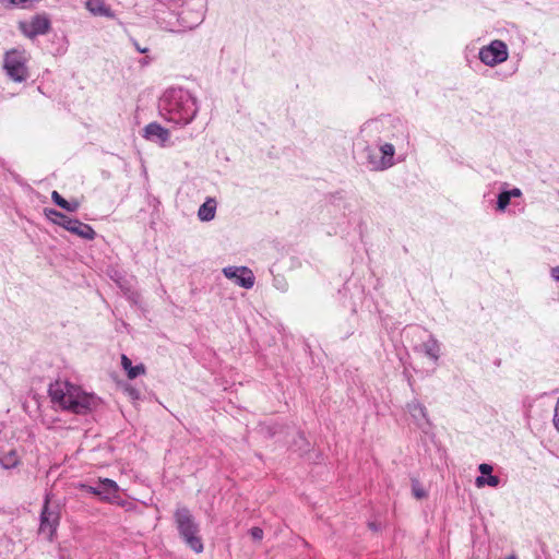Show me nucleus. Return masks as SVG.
Masks as SVG:
<instances>
[{
  "label": "nucleus",
  "mask_w": 559,
  "mask_h": 559,
  "mask_svg": "<svg viewBox=\"0 0 559 559\" xmlns=\"http://www.w3.org/2000/svg\"><path fill=\"white\" fill-rule=\"evenodd\" d=\"M159 111L168 122L185 127L195 118L199 106L188 90L170 87L160 97Z\"/></svg>",
  "instance_id": "1"
},
{
  "label": "nucleus",
  "mask_w": 559,
  "mask_h": 559,
  "mask_svg": "<svg viewBox=\"0 0 559 559\" xmlns=\"http://www.w3.org/2000/svg\"><path fill=\"white\" fill-rule=\"evenodd\" d=\"M413 491H414V495H415V497H416V498H419V499H420V498L426 497V492H425V490H424V489H421V488H416V487H414Z\"/></svg>",
  "instance_id": "27"
},
{
  "label": "nucleus",
  "mask_w": 559,
  "mask_h": 559,
  "mask_svg": "<svg viewBox=\"0 0 559 559\" xmlns=\"http://www.w3.org/2000/svg\"><path fill=\"white\" fill-rule=\"evenodd\" d=\"M174 518L179 535L186 545L195 554H201L204 549V545L199 535V524L195 522L189 509L186 507L178 508L175 511Z\"/></svg>",
  "instance_id": "3"
},
{
  "label": "nucleus",
  "mask_w": 559,
  "mask_h": 559,
  "mask_svg": "<svg viewBox=\"0 0 559 559\" xmlns=\"http://www.w3.org/2000/svg\"><path fill=\"white\" fill-rule=\"evenodd\" d=\"M552 421H554V426H555V428L559 431V415L554 414V419H552Z\"/></svg>",
  "instance_id": "31"
},
{
  "label": "nucleus",
  "mask_w": 559,
  "mask_h": 559,
  "mask_svg": "<svg viewBox=\"0 0 559 559\" xmlns=\"http://www.w3.org/2000/svg\"><path fill=\"white\" fill-rule=\"evenodd\" d=\"M223 274L243 288H252L254 285V275L247 266H227L223 269Z\"/></svg>",
  "instance_id": "10"
},
{
  "label": "nucleus",
  "mask_w": 559,
  "mask_h": 559,
  "mask_svg": "<svg viewBox=\"0 0 559 559\" xmlns=\"http://www.w3.org/2000/svg\"><path fill=\"white\" fill-rule=\"evenodd\" d=\"M27 58L24 50L12 49L5 52L3 69L14 82H24L28 78Z\"/></svg>",
  "instance_id": "5"
},
{
  "label": "nucleus",
  "mask_w": 559,
  "mask_h": 559,
  "mask_svg": "<svg viewBox=\"0 0 559 559\" xmlns=\"http://www.w3.org/2000/svg\"><path fill=\"white\" fill-rule=\"evenodd\" d=\"M121 365L130 379H135L136 377L145 373V367L143 364L132 366L131 360L126 355H122L121 357Z\"/></svg>",
  "instance_id": "16"
},
{
  "label": "nucleus",
  "mask_w": 559,
  "mask_h": 559,
  "mask_svg": "<svg viewBox=\"0 0 559 559\" xmlns=\"http://www.w3.org/2000/svg\"><path fill=\"white\" fill-rule=\"evenodd\" d=\"M510 200H511L510 193H508L506 191L501 192L498 195V202H497L498 209L501 211L504 210L510 204Z\"/></svg>",
  "instance_id": "23"
},
{
  "label": "nucleus",
  "mask_w": 559,
  "mask_h": 559,
  "mask_svg": "<svg viewBox=\"0 0 559 559\" xmlns=\"http://www.w3.org/2000/svg\"><path fill=\"white\" fill-rule=\"evenodd\" d=\"M144 138L148 141L155 142L160 146H165L169 141V130L164 128L157 122H151L144 128Z\"/></svg>",
  "instance_id": "11"
},
{
  "label": "nucleus",
  "mask_w": 559,
  "mask_h": 559,
  "mask_svg": "<svg viewBox=\"0 0 559 559\" xmlns=\"http://www.w3.org/2000/svg\"><path fill=\"white\" fill-rule=\"evenodd\" d=\"M407 409H408L409 414L412 415V417H414L416 420L426 419L427 418V409H426V407L421 403H419L417 401L408 403L407 404Z\"/></svg>",
  "instance_id": "19"
},
{
  "label": "nucleus",
  "mask_w": 559,
  "mask_h": 559,
  "mask_svg": "<svg viewBox=\"0 0 559 559\" xmlns=\"http://www.w3.org/2000/svg\"><path fill=\"white\" fill-rule=\"evenodd\" d=\"M20 31L28 38L45 35L50 29V21L46 15L37 14L29 22H21Z\"/></svg>",
  "instance_id": "9"
},
{
  "label": "nucleus",
  "mask_w": 559,
  "mask_h": 559,
  "mask_svg": "<svg viewBox=\"0 0 559 559\" xmlns=\"http://www.w3.org/2000/svg\"><path fill=\"white\" fill-rule=\"evenodd\" d=\"M500 484V479L498 476H495V475H487L486 476H478L476 477L475 479V485L476 487L478 488H481L484 486H490V487H497L498 485Z\"/></svg>",
  "instance_id": "21"
},
{
  "label": "nucleus",
  "mask_w": 559,
  "mask_h": 559,
  "mask_svg": "<svg viewBox=\"0 0 559 559\" xmlns=\"http://www.w3.org/2000/svg\"><path fill=\"white\" fill-rule=\"evenodd\" d=\"M507 192H508V193H510V197H511V198H512V197H520V195H521V191H520V189H518V188H514V189H512V190H510V191H507Z\"/></svg>",
  "instance_id": "29"
},
{
  "label": "nucleus",
  "mask_w": 559,
  "mask_h": 559,
  "mask_svg": "<svg viewBox=\"0 0 559 559\" xmlns=\"http://www.w3.org/2000/svg\"><path fill=\"white\" fill-rule=\"evenodd\" d=\"M48 392L53 403L76 415L88 414L98 406V399L94 394L68 381H56L50 384Z\"/></svg>",
  "instance_id": "2"
},
{
  "label": "nucleus",
  "mask_w": 559,
  "mask_h": 559,
  "mask_svg": "<svg viewBox=\"0 0 559 559\" xmlns=\"http://www.w3.org/2000/svg\"><path fill=\"white\" fill-rule=\"evenodd\" d=\"M478 469L479 472L481 473L480 476H486V475H489L491 474L492 472V466L487 464V463H481L479 466H478Z\"/></svg>",
  "instance_id": "26"
},
{
  "label": "nucleus",
  "mask_w": 559,
  "mask_h": 559,
  "mask_svg": "<svg viewBox=\"0 0 559 559\" xmlns=\"http://www.w3.org/2000/svg\"><path fill=\"white\" fill-rule=\"evenodd\" d=\"M424 350L427 356H429L433 360H438L440 347L438 342L435 338H429L427 342L424 343Z\"/></svg>",
  "instance_id": "20"
},
{
  "label": "nucleus",
  "mask_w": 559,
  "mask_h": 559,
  "mask_svg": "<svg viewBox=\"0 0 559 559\" xmlns=\"http://www.w3.org/2000/svg\"><path fill=\"white\" fill-rule=\"evenodd\" d=\"M551 276L555 281L559 282V266L551 269Z\"/></svg>",
  "instance_id": "28"
},
{
  "label": "nucleus",
  "mask_w": 559,
  "mask_h": 559,
  "mask_svg": "<svg viewBox=\"0 0 559 559\" xmlns=\"http://www.w3.org/2000/svg\"><path fill=\"white\" fill-rule=\"evenodd\" d=\"M85 7L93 15L107 17L114 16L111 9L104 0H87L85 2Z\"/></svg>",
  "instance_id": "14"
},
{
  "label": "nucleus",
  "mask_w": 559,
  "mask_h": 559,
  "mask_svg": "<svg viewBox=\"0 0 559 559\" xmlns=\"http://www.w3.org/2000/svg\"><path fill=\"white\" fill-rule=\"evenodd\" d=\"M364 152H365V156H366V159L368 162L370 169L376 170V164L373 163V160H379V157H380L379 147L374 148V147H371L368 145L365 147Z\"/></svg>",
  "instance_id": "22"
},
{
  "label": "nucleus",
  "mask_w": 559,
  "mask_h": 559,
  "mask_svg": "<svg viewBox=\"0 0 559 559\" xmlns=\"http://www.w3.org/2000/svg\"><path fill=\"white\" fill-rule=\"evenodd\" d=\"M52 201L60 206L61 209L68 212H76L80 207V202L76 200L68 201L58 191H52L51 193Z\"/></svg>",
  "instance_id": "17"
},
{
  "label": "nucleus",
  "mask_w": 559,
  "mask_h": 559,
  "mask_svg": "<svg viewBox=\"0 0 559 559\" xmlns=\"http://www.w3.org/2000/svg\"><path fill=\"white\" fill-rule=\"evenodd\" d=\"M250 535L253 539L261 540L263 538V531L262 528L254 526L250 530Z\"/></svg>",
  "instance_id": "25"
},
{
  "label": "nucleus",
  "mask_w": 559,
  "mask_h": 559,
  "mask_svg": "<svg viewBox=\"0 0 559 559\" xmlns=\"http://www.w3.org/2000/svg\"><path fill=\"white\" fill-rule=\"evenodd\" d=\"M60 522L59 507H50V497L46 495L44 506L40 512L39 533L46 535L52 540Z\"/></svg>",
  "instance_id": "6"
},
{
  "label": "nucleus",
  "mask_w": 559,
  "mask_h": 559,
  "mask_svg": "<svg viewBox=\"0 0 559 559\" xmlns=\"http://www.w3.org/2000/svg\"><path fill=\"white\" fill-rule=\"evenodd\" d=\"M479 59L485 64L493 67L508 59V47L501 40H493L480 49Z\"/></svg>",
  "instance_id": "8"
},
{
  "label": "nucleus",
  "mask_w": 559,
  "mask_h": 559,
  "mask_svg": "<svg viewBox=\"0 0 559 559\" xmlns=\"http://www.w3.org/2000/svg\"><path fill=\"white\" fill-rule=\"evenodd\" d=\"M78 488L87 491L88 493L95 495L99 497L100 491L98 490V486H90L86 484H79Z\"/></svg>",
  "instance_id": "24"
},
{
  "label": "nucleus",
  "mask_w": 559,
  "mask_h": 559,
  "mask_svg": "<svg viewBox=\"0 0 559 559\" xmlns=\"http://www.w3.org/2000/svg\"><path fill=\"white\" fill-rule=\"evenodd\" d=\"M506 559H518L515 555H510Z\"/></svg>",
  "instance_id": "34"
},
{
  "label": "nucleus",
  "mask_w": 559,
  "mask_h": 559,
  "mask_svg": "<svg viewBox=\"0 0 559 559\" xmlns=\"http://www.w3.org/2000/svg\"><path fill=\"white\" fill-rule=\"evenodd\" d=\"M134 47L141 53H146L148 51V48H142V46H140L138 43H134Z\"/></svg>",
  "instance_id": "30"
},
{
  "label": "nucleus",
  "mask_w": 559,
  "mask_h": 559,
  "mask_svg": "<svg viewBox=\"0 0 559 559\" xmlns=\"http://www.w3.org/2000/svg\"><path fill=\"white\" fill-rule=\"evenodd\" d=\"M129 393L131 396H133L134 399H136L139 396V393L135 389H130L129 390Z\"/></svg>",
  "instance_id": "32"
},
{
  "label": "nucleus",
  "mask_w": 559,
  "mask_h": 559,
  "mask_svg": "<svg viewBox=\"0 0 559 559\" xmlns=\"http://www.w3.org/2000/svg\"><path fill=\"white\" fill-rule=\"evenodd\" d=\"M380 157L379 160H373L376 170H384L393 165L394 146L390 143H384L379 146Z\"/></svg>",
  "instance_id": "12"
},
{
  "label": "nucleus",
  "mask_w": 559,
  "mask_h": 559,
  "mask_svg": "<svg viewBox=\"0 0 559 559\" xmlns=\"http://www.w3.org/2000/svg\"><path fill=\"white\" fill-rule=\"evenodd\" d=\"M99 498L103 501L111 502L118 497L119 487L117 483L109 478H102L98 483Z\"/></svg>",
  "instance_id": "13"
},
{
  "label": "nucleus",
  "mask_w": 559,
  "mask_h": 559,
  "mask_svg": "<svg viewBox=\"0 0 559 559\" xmlns=\"http://www.w3.org/2000/svg\"><path fill=\"white\" fill-rule=\"evenodd\" d=\"M189 12L182 10L180 13H168L167 20H163L164 28L171 33H182L193 29L202 20L201 14H198L193 21H188Z\"/></svg>",
  "instance_id": "7"
},
{
  "label": "nucleus",
  "mask_w": 559,
  "mask_h": 559,
  "mask_svg": "<svg viewBox=\"0 0 559 559\" xmlns=\"http://www.w3.org/2000/svg\"><path fill=\"white\" fill-rule=\"evenodd\" d=\"M555 414L559 415V397H558V401L556 403Z\"/></svg>",
  "instance_id": "33"
},
{
  "label": "nucleus",
  "mask_w": 559,
  "mask_h": 559,
  "mask_svg": "<svg viewBox=\"0 0 559 559\" xmlns=\"http://www.w3.org/2000/svg\"><path fill=\"white\" fill-rule=\"evenodd\" d=\"M216 201L214 199H207L198 211V217L202 222H210L215 217Z\"/></svg>",
  "instance_id": "15"
},
{
  "label": "nucleus",
  "mask_w": 559,
  "mask_h": 559,
  "mask_svg": "<svg viewBox=\"0 0 559 559\" xmlns=\"http://www.w3.org/2000/svg\"><path fill=\"white\" fill-rule=\"evenodd\" d=\"M44 214L51 223L63 227L66 230L80 238L93 240L96 236V233L91 225L76 218H71L55 209H45Z\"/></svg>",
  "instance_id": "4"
},
{
  "label": "nucleus",
  "mask_w": 559,
  "mask_h": 559,
  "mask_svg": "<svg viewBox=\"0 0 559 559\" xmlns=\"http://www.w3.org/2000/svg\"><path fill=\"white\" fill-rule=\"evenodd\" d=\"M20 464V457L15 450H10L0 455V465L5 469H11Z\"/></svg>",
  "instance_id": "18"
}]
</instances>
